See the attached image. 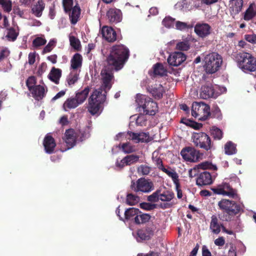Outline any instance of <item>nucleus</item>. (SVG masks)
Returning a JSON list of instances; mask_svg holds the SVG:
<instances>
[{
    "label": "nucleus",
    "mask_w": 256,
    "mask_h": 256,
    "mask_svg": "<svg viewBox=\"0 0 256 256\" xmlns=\"http://www.w3.org/2000/svg\"><path fill=\"white\" fill-rule=\"evenodd\" d=\"M129 56V50L125 46L118 44L112 47L100 72L102 82L101 88L103 92H106V94L114 83L113 72L122 69Z\"/></svg>",
    "instance_id": "obj_1"
},
{
    "label": "nucleus",
    "mask_w": 256,
    "mask_h": 256,
    "mask_svg": "<svg viewBox=\"0 0 256 256\" xmlns=\"http://www.w3.org/2000/svg\"><path fill=\"white\" fill-rule=\"evenodd\" d=\"M106 92L102 88L94 90L88 99V111L92 116L99 115L102 111V104L106 100Z\"/></svg>",
    "instance_id": "obj_2"
},
{
    "label": "nucleus",
    "mask_w": 256,
    "mask_h": 256,
    "mask_svg": "<svg viewBox=\"0 0 256 256\" xmlns=\"http://www.w3.org/2000/svg\"><path fill=\"white\" fill-rule=\"evenodd\" d=\"M238 67L244 72L256 71V59L250 53L240 52L234 56Z\"/></svg>",
    "instance_id": "obj_3"
},
{
    "label": "nucleus",
    "mask_w": 256,
    "mask_h": 256,
    "mask_svg": "<svg viewBox=\"0 0 256 256\" xmlns=\"http://www.w3.org/2000/svg\"><path fill=\"white\" fill-rule=\"evenodd\" d=\"M136 102L139 107L142 108L144 113L146 114L154 116L158 110L157 103L146 95L137 94Z\"/></svg>",
    "instance_id": "obj_4"
},
{
    "label": "nucleus",
    "mask_w": 256,
    "mask_h": 256,
    "mask_svg": "<svg viewBox=\"0 0 256 256\" xmlns=\"http://www.w3.org/2000/svg\"><path fill=\"white\" fill-rule=\"evenodd\" d=\"M204 68L206 73L212 74L216 72L222 63L220 55L216 52L207 54L204 59Z\"/></svg>",
    "instance_id": "obj_5"
},
{
    "label": "nucleus",
    "mask_w": 256,
    "mask_h": 256,
    "mask_svg": "<svg viewBox=\"0 0 256 256\" xmlns=\"http://www.w3.org/2000/svg\"><path fill=\"white\" fill-rule=\"evenodd\" d=\"M192 114L200 120H205L210 116V107L204 102H194L192 104Z\"/></svg>",
    "instance_id": "obj_6"
},
{
    "label": "nucleus",
    "mask_w": 256,
    "mask_h": 256,
    "mask_svg": "<svg viewBox=\"0 0 256 256\" xmlns=\"http://www.w3.org/2000/svg\"><path fill=\"white\" fill-rule=\"evenodd\" d=\"M193 138V142L196 146H199L206 150L212 148L210 138L206 134L202 132L195 133L194 134Z\"/></svg>",
    "instance_id": "obj_7"
},
{
    "label": "nucleus",
    "mask_w": 256,
    "mask_h": 256,
    "mask_svg": "<svg viewBox=\"0 0 256 256\" xmlns=\"http://www.w3.org/2000/svg\"><path fill=\"white\" fill-rule=\"evenodd\" d=\"M131 188L136 192L148 193L154 190V186L152 182L150 180L140 178L136 182H132Z\"/></svg>",
    "instance_id": "obj_8"
},
{
    "label": "nucleus",
    "mask_w": 256,
    "mask_h": 256,
    "mask_svg": "<svg viewBox=\"0 0 256 256\" xmlns=\"http://www.w3.org/2000/svg\"><path fill=\"white\" fill-rule=\"evenodd\" d=\"M212 190L216 194L227 196L230 198H239L236 194V191L226 182H223L216 187L212 188Z\"/></svg>",
    "instance_id": "obj_9"
},
{
    "label": "nucleus",
    "mask_w": 256,
    "mask_h": 256,
    "mask_svg": "<svg viewBox=\"0 0 256 256\" xmlns=\"http://www.w3.org/2000/svg\"><path fill=\"white\" fill-rule=\"evenodd\" d=\"M174 198V194L170 190L162 192L160 190H157L152 194L148 196V200L151 202H158L160 200L162 202H170Z\"/></svg>",
    "instance_id": "obj_10"
},
{
    "label": "nucleus",
    "mask_w": 256,
    "mask_h": 256,
    "mask_svg": "<svg viewBox=\"0 0 256 256\" xmlns=\"http://www.w3.org/2000/svg\"><path fill=\"white\" fill-rule=\"evenodd\" d=\"M218 206L222 210L235 214L240 212L242 208V206L238 205L234 202L226 199H222L220 201Z\"/></svg>",
    "instance_id": "obj_11"
},
{
    "label": "nucleus",
    "mask_w": 256,
    "mask_h": 256,
    "mask_svg": "<svg viewBox=\"0 0 256 256\" xmlns=\"http://www.w3.org/2000/svg\"><path fill=\"white\" fill-rule=\"evenodd\" d=\"M181 156L184 160H198L204 158V154L190 146H186L182 149Z\"/></svg>",
    "instance_id": "obj_12"
},
{
    "label": "nucleus",
    "mask_w": 256,
    "mask_h": 256,
    "mask_svg": "<svg viewBox=\"0 0 256 256\" xmlns=\"http://www.w3.org/2000/svg\"><path fill=\"white\" fill-rule=\"evenodd\" d=\"M128 138L136 143L148 142H150V135L148 132H134L130 131L127 132Z\"/></svg>",
    "instance_id": "obj_13"
},
{
    "label": "nucleus",
    "mask_w": 256,
    "mask_h": 256,
    "mask_svg": "<svg viewBox=\"0 0 256 256\" xmlns=\"http://www.w3.org/2000/svg\"><path fill=\"white\" fill-rule=\"evenodd\" d=\"M186 56L182 52H174L171 54L167 60L168 64L173 66H178L186 60Z\"/></svg>",
    "instance_id": "obj_14"
},
{
    "label": "nucleus",
    "mask_w": 256,
    "mask_h": 256,
    "mask_svg": "<svg viewBox=\"0 0 256 256\" xmlns=\"http://www.w3.org/2000/svg\"><path fill=\"white\" fill-rule=\"evenodd\" d=\"M78 132L72 128L66 130L63 140L66 144L68 149L73 148L76 144Z\"/></svg>",
    "instance_id": "obj_15"
},
{
    "label": "nucleus",
    "mask_w": 256,
    "mask_h": 256,
    "mask_svg": "<svg viewBox=\"0 0 256 256\" xmlns=\"http://www.w3.org/2000/svg\"><path fill=\"white\" fill-rule=\"evenodd\" d=\"M103 38L108 42H114L117 40V34L113 28L104 26L101 29Z\"/></svg>",
    "instance_id": "obj_16"
},
{
    "label": "nucleus",
    "mask_w": 256,
    "mask_h": 256,
    "mask_svg": "<svg viewBox=\"0 0 256 256\" xmlns=\"http://www.w3.org/2000/svg\"><path fill=\"white\" fill-rule=\"evenodd\" d=\"M194 32L200 37L204 38L210 34L211 26L206 23H198L194 26Z\"/></svg>",
    "instance_id": "obj_17"
},
{
    "label": "nucleus",
    "mask_w": 256,
    "mask_h": 256,
    "mask_svg": "<svg viewBox=\"0 0 256 256\" xmlns=\"http://www.w3.org/2000/svg\"><path fill=\"white\" fill-rule=\"evenodd\" d=\"M106 16L110 23H118L122 20V12L120 10L110 8L106 12Z\"/></svg>",
    "instance_id": "obj_18"
},
{
    "label": "nucleus",
    "mask_w": 256,
    "mask_h": 256,
    "mask_svg": "<svg viewBox=\"0 0 256 256\" xmlns=\"http://www.w3.org/2000/svg\"><path fill=\"white\" fill-rule=\"evenodd\" d=\"M43 146L45 152L48 154L54 153L56 146V142L54 138L50 134H47L44 138Z\"/></svg>",
    "instance_id": "obj_19"
},
{
    "label": "nucleus",
    "mask_w": 256,
    "mask_h": 256,
    "mask_svg": "<svg viewBox=\"0 0 256 256\" xmlns=\"http://www.w3.org/2000/svg\"><path fill=\"white\" fill-rule=\"evenodd\" d=\"M148 91L156 100H160L163 96L165 90L160 84H154L147 88Z\"/></svg>",
    "instance_id": "obj_20"
},
{
    "label": "nucleus",
    "mask_w": 256,
    "mask_h": 256,
    "mask_svg": "<svg viewBox=\"0 0 256 256\" xmlns=\"http://www.w3.org/2000/svg\"><path fill=\"white\" fill-rule=\"evenodd\" d=\"M154 228L153 226H148L146 228L138 230L137 241L140 242L143 240H149L154 234Z\"/></svg>",
    "instance_id": "obj_21"
},
{
    "label": "nucleus",
    "mask_w": 256,
    "mask_h": 256,
    "mask_svg": "<svg viewBox=\"0 0 256 256\" xmlns=\"http://www.w3.org/2000/svg\"><path fill=\"white\" fill-rule=\"evenodd\" d=\"M200 97L203 99H208L210 98H216L214 88L211 84L202 86L200 92Z\"/></svg>",
    "instance_id": "obj_22"
},
{
    "label": "nucleus",
    "mask_w": 256,
    "mask_h": 256,
    "mask_svg": "<svg viewBox=\"0 0 256 256\" xmlns=\"http://www.w3.org/2000/svg\"><path fill=\"white\" fill-rule=\"evenodd\" d=\"M198 186L208 185L212 182V178L210 174L207 172H204L200 174L196 181Z\"/></svg>",
    "instance_id": "obj_23"
},
{
    "label": "nucleus",
    "mask_w": 256,
    "mask_h": 256,
    "mask_svg": "<svg viewBox=\"0 0 256 256\" xmlns=\"http://www.w3.org/2000/svg\"><path fill=\"white\" fill-rule=\"evenodd\" d=\"M158 164L159 168L172 178L174 184H178V182H179L178 176L175 170L169 167H165L162 164Z\"/></svg>",
    "instance_id": "obj_24"
},
{
    "label": "nucleus",
    "mask_w": 256,
    "mask_h": 256,
    "mask_svg": "<svg viewBox=\"0 0 256 256\" xmlns=\"http://www.w3.org/2000/svg\"><path fill=\"white\" fill-rule=\"evenodd\" d=\"M34 98L36 100H42L45 96V90L43 86L36 85L30 90Z\"/></svg>",
    "instance_id": "obj_25"
},
{
    "label": "nucleus",
    "mask_w": 256,
    "mask_h": 256,
    "mask_svg": "<svg viewBox=\"0 0 256 256\" xmlns=\"http://www.w3.org/2000/svg\"><path fill=\"white\" fill-rule=\"evenodd\" d=\"M90 90V87L87 86L85 87L84 90L76 93L75 98L80 104H83L85 102L88 96Z\"/></svg>",
    "instance_id": "obj_26"
},
{
    "label": "nucleus",
    "mask_w": 256,
    "mask_h": 256,
    "mask_svg": "<svg viewBox=\"0 0 256 256\" xmlns=\"http://www.w3.org/2000/svg\"><path fill=\"white\" fill-rule=\"evenodd\" d=\"M62 71L60 69L53 67L48 77L51 81L58 84H59L60 79L62 76Z\"/></svg>",
    "instance_id": "obj_27"
},
{
    "label": "nucleus",
    "mask_w": 256,
    "mask_h": 256,
    "mask_svg": "<svg viewBox=\"0 0 256 256\" xmlns=\"http://www.w3.org/2000/svg\"><path fill=\"white\" fill-rule=\"evenodd\" d=\"M80 104L75 97H70L66 100L63 104V108L65 111L74 109L78 107Z\"/></svg>",
    "instance_id": "obj_28"
},
{
    "label": "nucleus",
    "mask_w": 256,
    "mask_h": 256,
    "mask_svg": "<svg viewBox=\"0 0 256 256\" xmlns=\"http://www.w3.org/2000/svg\"><path fill=\"white\" fill-rule=\"evenodd\" d=\"M82 58L80 54H75L70 60V67L73 70H77L82 66Z\"/></svg>",
    "instance_id": "obj_29"
},
{
    "label": "nucleus",
    "mask_w": 256,
    "mask_h": 256,
    "mask_svg": "<svg viewBox=\"0 0 256 256\" xmlns=\"http://www.w3.org/2000/svg\"><path fill=\"white\" fill-rule=\"evenodd\" d=\"M45 8V4L42 0H38V3L32 9L33 14L36 17H40Z\"/></svg>",
    "instance_id": "obj_30"
},
{
    "label": "nucleus",
    "mask_w": 256,
    "mask_h": 256,
    "mask_svg": "<svg viewBox=\"0 0 256 256\" xmlns=\"http://www.w3.org/2000/svg\"><path fill=\"white\" fill-rule=\"evenodd\" d=\"M72 12H68L70 14V18L71 23L75 24L78 21V19L80 14V9L78 6H75L72 8Z\"/></svg>",
    "instance_id": "obj_31"
},
{
    "label": "nucleus",
    "mask_w": 256,
    "mask_h": 256,
    "mask_svg": "<svg viewBox=\"0 0 256 256\" xmlns=\"http://www.w3.org/2000/svg\"><path fill=\"white\" fill-rule=\"evenodd\" d=\"M221 225L218 223V219L215 216H212L210 224V229L215 234H218L220 232Z\"/></svg>",
    "instance_id": "obj_32"
},
{
    "label": "nucleus",
    "mask_w": 256,
    "mask_h": 256,
    "mask_svg": "<svg viewBox=\"0 0 256 256\" xmlns=\"http://www.w3.org/2000/svg\"><path fill=\"white\" fill-rule=\"evenodd\" d=\"M140 213V210L134 208H130L127 209L124 212V218L126 220H134L137 214Z\"/></svg>",
    "instance_id": "obj_33"
},
{
    "label": "nucleus",
    "mask_w": 256,
    "mask_h": 256,
    "mask_svg": "<svg viewBox=\"0 0 256 256\" xmlns=\"http://www.w3.org/2000/svg\"><path fill=\"white\" fill-rule=\"evenodd\" d=\"M236 144L232 141L228 142L224 145V152L228 155H232L236 152Z\"/></svg>",
    "instance_id": "obj_34"
},
{
    "label": "nucleus",
    "mask_w": 256,
    "mask_h": 256,
    "mask_svg": "<svg viewBox=\"0 0 256 256\" xmlns=\"http://www.w3.org/2000/svg\"><path fill=\"white\" fill-rule=\"evenodd\" d=\"M154 73V75L164 76L166 74V70L164 68L161 63H156L153 66Z\"/></svg>",
    "instance_id": "obj_35"
},
{
    "label": "nucleus",
    "mask_w": 256,
    "mask_h": 256,
    "mask_svg": "<svg viewBox=\"0 0 256 256\" xmlns=\"http://www.w3.org/2000/svg\"><path fill=\"white\" fill-rule=\"evenodd\" d=\"M19 34V30H16L14 28H8V32L6 37L9 41H15Z\"/></svg>",
    "instance_id": "obj_36"
},
{
    "label": "nucleus",
    "mask_w": 256,
    "mask_h": 256,
    "mask_svg": "<svg viewBox=\"0 0 256 256\" xmlns=\"http://www.w3.org/2000/svg\"><path fill=\"white\" fill-rule=\"evenodd\" d=\"M254 4H251L244 12V18L246 20H252L256 14L254 10Z\"/></svg>",
    "instance_id": "obj_37"
},
{
    "label": "nucleus",
    "mask_w": 256,
    "mask_h": 256,
    "mask_svg": "<svg viewBox=\"0 0 256 256\" xmlns=\"http://www.w3.org/2000/svg\"><path fill=\"white\" fill-rule=\"evenodd\" d=\"M176 28L179 30H185L191 29L193 27V25L188 22H182L180 21H176L175 22Z\"/></svg>",
    "instance_id": "obj_38"
},
{
    "label": "nucleus",
    "mask_w": 256,
    "mask_h": 256,
    "mask_svg": "<svg viewBox=\"0 0 256 256\" xmlns=\"http://www.w3.org/2000/svg\"><path fill=\"white\" fill-rule=\"evenodd\" d=\"M78 76L79 75L76 72H71L66 78L68 86H72L75 84L78 80Z\"/></svg>",
    "instance_id": "obj_39"
},
{
    "label": "nucleus",
    "mask_w": 256,
    "mask_h": 256,
    "mask_svg": "<svg viewBox=\"0 0 256 256\" xmlns=\"http://www.w3.org/2000/svg\"><path fill=\"white\" fill-rule=\"evenodd\" d=\"M232 4L234 10L238 14L242 11L243 6V0H230Z\"/></svg>",
    "instance_id": "obj_40"
},
{
    "label": "nucleus",
    "mask_w": 256,
    "mask_h": 256,
    "mask_svg": "<svg viewBox=\"0 0 256 256\" xmlns=\"http://www.w3.org/2000/svg\"><path fill=\"white\" fill-rule=\"evenodd\" d=\"M119 148L126 154H130L135 151V147L129 142L123 143L119 144Z\"/></svg>",
    "instance_id": "obj_41"
},
{
    "label": "nucleus",
    "mask_w": 256,
    "mask_h": 256,
    "mask_svg": "<svg viewBox=\"0 0 256 256\" xmlns=\"http://www.w3.org/2000/svg\"><path fill=\"white\" fill-rule=\"evenodd\" d=\"M210 134L214 140H220L222 138L223 133L221 130L214 126L210 130Z\"/></svg>",
    "instance_id": "obj_42"
},
{
    "label": "nucleus",
    "mask_w": 256,
    "mask_h": 256,
    "mask_svg": "<svg viewBox=\"0 0 256 256\" xmlns=\"http://www.w3.org/2000/svg\"><path fill=\"white\" fill-rule=\"evenodd\" d=\"M176 22L175 18L170 16H166L163 20L162 23L165 27L167 28H171L174 27Z\"/></svg>",
    "instance_id": "obj_43"
},
{
    "label": "nucleus",
    "mask_w": 256,
    "mask_h": 256,
    "mask_svg": "<svg viewBox=\"0 0 256 256\" xmlns=\"http://www.w3.org/2000/svg\"><path fill=\"white\" fill-rule=\"evenodd\" d=\"M70 46L76 50L78 51L80 50L81 45L80 41L74 36H70Z\"/></svg>",
    "instance_id": "obj_44"
},
{
    "label": "nucleus",
    "mask_w": 256,
    "mask_h": 256,
    "mask_svg": "<svg viewBox=\"0 0 256 256\" xmlns=\"http://www.w3.org/2000/svg\"><path fill=\"white\" fill-rule=\"evenodd\" d=\"M198 168L216 170L217 167L215 164H212L210 161H205L198 165Z\"/></svg>",
    "instance_id": "obj_45"
},
{
    "label": "nucleus",
    "mask_w": 256,
    "mask_h": 256,
    "mask_svg": "<svg viewBox=\"0 0 256 256\" xmlns=\"http://www.w3.org/2000/svg\"><path fill=\"white\" fill-rule=\"evenodd\" d=\"M190 48V43L188 40H184L177 43L176 48L180 50H188Z\"/></svg>",
    "instance_id": "obj_46"
},
{
    "label": "nucleus",
    "mask_w": 256,
    "mask_h": 256,
    "mask_svg": "<svg viewBox=\"0 0 256 256\" xmlns=\"http://www.w3.org/2000/svg\"><path fill=\"white\" fill-rule=\"evenodd\" d=\"M73 0H62V6L66 13L71 12V10L73 8Z\"/></svg>",
    "instance_id": "obj_47"
},
{
    "label": "nucleus",
    "mask_w": 256,
    "mask_h": 256,
    "mask_svg": "<svg viewBox=\"0 0 256 256\" xmlns=\"http://www.w3.org/2000/svg\"><path fill=\"white\" fill-rule=\"evenodd\" d=\"M139 201V198L132 194H128L127 196L126 202L128 205L133 206L137 204Z\"/></svg>",
    "instance_id": "obj_48"
},
{
    "label": "nucleus",
    "mask_w": 256,
    "mask_h": 256,
    "mask_svg": "<svg viewBox=\"0 0 256 256\" xmlns=\"http://www.w3.org/2000/svg\"><path fill=\"white\" fill-rule=\"evenodd\" d=\"M115 164L114 168L117 170L122 169L126 166L130 165L134 161H114Z\"/></svg>",
    "instance_id": "obj_49"
},
{
    "label": "nucleus",
    "mask_w": 256,
    "mask_h": 256,
    "mask_svg": "<svg viewBox=\"0 0 256 256\" xmlns=\"http://www.w3.org/2000/svg\"><path fill=\"white\" fill-rule=\"evenodd\" d=\"M46 42V40L42 37H37L32 41V46L35 48H38L44 45Z\"/></svg>",
    "instance_id": "obj_50"
},
{
    "label": "nucleus",
    "mask_w": 256,
    "mask_h": 256,
    "mask_svg": "<svg viewBox=\"0 0 256 256\" xmlns=\"http://www.w3.org/2000/svg\"><path fill=\"white\" fill-rule=\"evenodd\" d=\"M36 83V78L34 76H30L28 77L26 81V86H27L28 90L30 91L32 90L35 84Z\"/></svg>",
    "instance_id": "obj_51"
},
{
    "label": "nucleus",
    "mask_w": 256,
    "mask_h": 256,
    "mask_svg": "<svg viewBox=\"0 0 256 256\" xmlns=\"http://www.w3.org/2000/svg\"><path fill=\"white\" fill-rule=\"evenodd\" d=\"M56 41L53 40H50L48 44L44 48L42 51V54H44L46 53L50 52L54 47L55 46Z\"/></svg>",
    "instance_id": "obj_52"
},
{
    "label": "nucleus",
    "mask_w": 256,
    "mask_h": 256,
    "mask_svg": "<svg viewBox=\"0 0 256 256\" xmlns=\"http://www.w3.org/2000/svg\"><path fill=\"white\" fill-rule=\"evenodd\" d=\"M0 4L5 12H9L11 11L12 6V2L10 0H2Z\"/></svg>",
    "instance_id": "obj_53"
},
{
    "label": "nucleus",
    "mask_w": 256,
    "mask_h": 256,
    "mask_svg": "<svg viewBox=\"0 0 256 256\" xmlns=\"http://www.w3.org/2000/svg\"><path fill=\"white\" fill-rule=\"evenodd\" d=\"M210 114L212 115V117L217 118H222L220 110L218 106H216L212 109Z\"/></svg>",
    "instance_id": "obj_54"
},
{
    "label": "nucleus",
    "mask_w": 256,
    "mask_h": 256,
    "mask_svg": "<svg viewBox=\"0 0 256 256\" xmlns=\"http://www.w3.org/2000/svg\"><path fill=\"white\" fill-rule=\"evenodd\" d=\"M150 172V168L146 166H141L138 168V172L143 175H147Z\"/></svg>",
    "instance_id": "obj_55"
},
{
    "label": "nucleus",
    "mask_w": 256,
    "mask_h": 256,
    "mask_svg": "<svg viewBox=\"0 0 256 256\" xmlns=\"http://www.w3.org/2000/svg\"><path fill=\"white\" fill-rule=\"evenodd\" d=\"M244 38L249 42L252 44H256V34H246Z\"/></svg>",
    "instance_id": "obj_56"
},
{
    "label": "nucleus",
    "mask_w": 256,
    "mask_h": 256,
    "mask_svg": "<svg viewBox=\"0 0 256 256\" xmlns=\"http://www.w3.org/2000/svg\"><path fill=\"white\" fill-rule=\"evenodd\" d=\"M28 64L30 65L33 64L36 61V53L35 52H30L28 54Z\"/></svg>",
    "instance_id": "obj_57"
},
{
    "label": "nucleus",
    "mask_w": 256,
    "mask_h": 256,
    "mask_svg": "<svg viewBox=\"0 0 256 256\" xmlns=\"http://www.w3.org/2000/svg\"><path fill=\"white\" fill-rule=\"evenodd\" d=\"M181 123L186 124L187 126L190 127L192 126V124L194 122V120H192L190 119H188L186 118H183L181 119L180 122Z\"/></svg>",
    "instance_id": "obj_58"
},
{
    "label": "nucleus",
    "mask_w": 256,
    "mask_h": 256,
    "mask_svg": "<svg viewBox=\"0 0 256 256\" xmlns=\"http://www.w3.org/2000/svg\"><path fill=\"white\" fill-rule=\"evenodd\" d=\"M181 123L186 124L187 126L190 127L192 126V124L194 122V120H192L190 119H188L186 118H183L181 119L180 122Z\"/></svg>",
    "instance_id": "obj_59"
},
{
    "label": "nucleus",
    "mask_w": 256,
    "mask_h": 256,
    "mask_svg": "<svg viewBox=\"0 0 256 256\" xmlns=\"http://www.w3.org/2000/svg\"><path fill=\"white\" fill-rule=\"evenodd\" d=\"M150 218V215L146 214H142L141 213V221L142 224L145 223L149 220Z\"/></svg>",
    "instance_id": "obj_60"
},
{
    "label": "nucleus",
    "mask_w": 256,
    "mask_h": 256,
    "mask_svg": "<svg viewBox=\"0 0 256 256\" xmlns=\"http://www.w3.org/2000/svg\"><path fill=\"white\" fill-rule=\"evenodd\" d=\"M140 208L146 210H150L153 208V206L152 204L146 202L140 204Z\"/></svg>",
    "instance_id": "obj_61"
},
{
    "label": "nucleus",
    "mask_w": 256,
    "mask_h": 256,
    "mask_svg": "<svg viewBox=\"0 0 256 256\" xmlns=\"http://www.w3.org/2000/svg\"><path fill=\"white\" fill-rule=\"evenodd\" d=\"M224 242L225 240L223 237H220L214 240L215 244L218 246H222L224 245Z\"/></svg>",
    "instance_id": "obj_62"
},
{
    "label": "nucleus",
    "mask_w": 256,
    "mask_h": 256,
    "mask_svg": "<svg viewBox=\"0 0 256 256\" xmlns=\"http://www.w3.org/2000/svg\"><path fill=\"white\" fill-rule=\"evenodd\" d=\"M138 156L132 154L125 156L124 158H123L122 160H138Z\"/></svg>",
    "instance_id": "obj_63"
},
{
    "label": "nucleus",
    "mask_w": 256,
    "mask_h": 256,
    "mask_svg": "<svg viewBox=\"0 0 256 256\" xmlns=\"http://www.w3.org/2000/svg\"><path fill=\"white\" fill-rule=\"evenodd\" d=\"M202 256H212L210 252L208 250L206 246H203L202 248Z\"/></svg>",
    "instance_id": "obj_64"
}]
</instances>
